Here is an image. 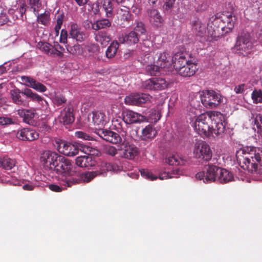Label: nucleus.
<instances>
[{
    "instance_id": "nucleus-22",
    "label": "nucleus",
    "mask_w": 262,
    "mask_h": 262,
    "mask_svg": "<svg viewBox=\"0 0 262 262\" xmlns=\"http://www.w3.org/2000/svg\"><path fill=\"white\" fill-rule=\"evenodd\" d=\"M117 18L121 22V24H129L133 20L134 16L129 12V9L126 7L120 8L117 12Z\"/></svg>"
},
{
    "instance_id": "nucleus-25",
    "label": "nucleus",
    "mask_w": 262,
    "mask_h": 262,
    "mask_svg": "<svg viewBox=\"0 0 262 262\" xmlns=\"http://www.w3.org/2000/svg\"><path fill=\"white\" fill-rule=\"evenodd\" d=\"M10 95L14 103L23 106L27 105V102L24 99V97L25 96L24 90L21 91L18 89H14L10 91Z\"/></svg>"
},
{
    "instance_id": "nucleus-6",
    "label": "nucleus",
    "mask_w": 262,
    "mask_h": 262,
    "mask_svg": "<svg viewBox=\"0 0 262 262\" xmlns=\"http://www.w3.org/2000/svg\"><path fill=\"white\" fill-rule=\"evenodd\" d=\"M220 170V167L212 165H205L203 171L198 172L195 177L197 179L203 180L204 183H211L216 180L217 176Z\"/></svg>"
},
{
    "instance_id": "nucleus-38",
    "label": "nucleus",
    "mask_w": 262,
    "mask_h": 262,
    "mask_svg": "<svg viewBox=\"0 0 262 262\" xmlns=\"http://www.w3.org/2000/svg\"><path fill=\"white\" fill-rule=\"evenodd\" d=\"M166 162L170 165H183L185 161L180 158L178 156L172 155L166 159Z\"/></svg>"
},
{
    "instance_id": "nucleus-18",
    "label": "nucleus",
    "mask_w": 262,
    "mask_h": 262,
    "mask_svg": "<svg viewBox=\"0 0 262 262\" xmlns=\"http://www.w3.org/2000/svg\"><path fill=\"white\" fill-rule=\"evenodd\" d=\"M59 121L64 125H68L72 123L75 120L73 115V108L68 105L60 113L59 116Z\"/></svg>"
},
{
    "instance_id": "nucleus-31",
    "label": "nucleus",
    "mask_w": 262,
    "mask_h": 262,
    "mask_svg": "<svg viewBox=\"0 0 262 262\" xmlns=\"http://www.w3.org/2000/svg\"><path fill=\"white\" fill-rule=\"evenodd\" d=\"M24 93L25 96L31 100L37 102L40 104H43V102L47 103V102L40 96L36 93H33L32 91L29 89H25Z\"/></svg>"
},
{
    "instance_id": "nucleus-16",
    "label": "nucleus",
    "mask_w": 262,
    "mask_h": 262,
    "mask_svg": "<svg viewBox=\"0 0 262 262\" xmlns=\"http://www.w3.org/2000/svg\"><path fill=\"white\" fill-rule=\"evenodd\" d=\"M194 154L196 158L208 161L212 157V151L209 146L205 143H200L195 145Z\"/></svg>"
},
{
    "instance_id": "nucleus-49",
    "label": "nucleus",
    "mask_w": 262,
    "mask_h": 262,
    "mask_svg": "<svg viewBox=\"0 0 262 262\" xmlns=\"http://www.w3.org/2000/svg\"><path fill=\"white\" fill-rule=\"evenodd\" d=\"M254 125L256 126L257 132L262 136V115H256L254 118Z\"/></svg>"
},
{
    "instance_id": "nucleus-46",
    "label": "nucleus",
    "mask_w": 262,
    "mask_h": 262,
    "mask_svg": "<svg viewBox=\"0 0 262 262\" xmlns=\"http://www.w3.org/2000/svg\"><path fill=\"white\" fill-rule=\"evenodd\" d=\"M56 19V25L55 27V31L56 35H58L63 23L64 14L63 13H58L55 15Z\"/></svg>"
},
{
    "instance_id": "nucleus-61",
    "label": "nucleus",
    "mask_w": 262,
    "mask_h": 262,
    "mask_svg": "<svg viewBox=\"0 0 262 262\" xmlns=\"http://www.w3.org/2000/svg\"><path fill=\"white\" fill-rule=\"evenodd\" d=\"M53 52L54 51H60L64 52V48L60 46L57 42H54V46H53Z\"/></svg>"
},
{
    "instance_id": "nucleus-8",
    "label": "nucleus",
    "mask_w": 262,
    "mask_h": 262,
    "mask_svg": "<svg viewBox=\"0 0 262 262\" xmlns=\"http://www.w3.org/2000/svg\"><path fill=\"white\" fill-rule=\"evenodd\" d=\"M72 164L71 160L60 155L58 161L53 169V171L58 174L66 173L70 176L76 174V172L72 170Z\"/></svg>"
},
{
    "instance_id": "nucleus-5",
    "label": "nucleus",
    "mask_w": 262,
    "mask_h": 262,
    "mask_svg": "<svg viewBox=\"0 0 262 262\" xmlns=\"http://www.w3.org/2000/svg\"><path fill=\"white\" fill-rule=\"evenodd\" d=\"M253 48L249 33H242L237 37L234 49L239 55L246 56L249 54Z\"/></svg>"
},
{
    "instance_id": "nucleus-40",
    "label": "nucleus",
    "mask_w": 262,
    "mask_h": 262,
    "mask_svg": "<svg viewBox=\"0 0 262 262\" xmlns=\"http://www.w3.org/2000/svg\"><path fill=\"white\" fill-rule=\"evenodd\" d=\"M102 7L107 17L113 15L114 7L111 0H103Z\"/></svg>"
},
{
    "instance_id": "nucleus-4",
    "label": "nucleus",
    "mask_w": 262,
    "mask_h": 262,
    "mask_svg": "<svg viewBox=\"0 0 262 262\" xmlns=\"http://www.w3.org/2000/svg\"><path fill=\"white\" fill-rule=\"evenodd\" d=\"M203 105L207 108L217 107L223 102L222 96L213 90H204L200 94Z\"/></svg>"
},
{
    "instance_id": "nucleus-15",
    "label": "nucleus",
    "mask_w": 262,
    "mask_h": 262,
    "mask_svg": "<svg viewBox=\"0 0 262 262\" xmlns=\"http://www.w3.org/2000/svg\"><path fill=\"white\" fill-rule=\"evenodd\" d=\"M96 133L104 140L112 144H117L121 142L122 138L120 136L111 130L99 129Z\"/></svg>"
},
{
    "instance_id": "nucleus-35",
    "label": "nucleus",
    "mask_w": 262,
    "mask_h": 262,
    "mask_svg": "<svg viewBox=\"0 0 262 262\" xmlns=\"http://www.w3.org/2000/svg\"><path fill=\"white\" fill-rule=\"evenodd\" d=\"M82 173L80 174L77 178H66L65 180H63L62 185L65 186L71 187L73 185L79 184L81 182L87 183L82 179Z\"/></svg>"
},
{
    "instance_id": "nucleus-63",
    "label": "nucleus",
    "mask_w": 262,
    "mask_h": 262,
    "mask_svg": "<svg viewBox=\"0 0 262 262\" xmlns=\"http://www.w3.org/2000/svg\"><path fill=\"white\" fill-rule=\"evenodd\" d=\"M7 22V17L5 14H0V25H3Z\"/></svg>"
},
{
    "instance_id": "nucleus-55",
    "label": "nucleus",
    "mask_w": 262,
    "mask_h": 262,
    "mask_svg": "<svg viewBox=\"0 0 262 262\" xmlns=\"http://www.w3.org/2000/svg\"><path fill=\"white\" fill-rule=\"evenodd\" d=\"M75 135L76 137L81 139L83 140H91L92 137L89 136L88 134L81 132L77 131L75 133Z\"/></svg>"
},
{
    "instance_id": "nucleus-12",
    "label": "nucleus",
    "mask_w": 262,
    "mask_h": 262,
    "mask_svg": "<svg viewBox=\"0 0 262 262\" xmlns=\"http://www.w3.org/2000/svg\"><path fill=\"white\" fill-rule=\"evenodd\" d=\"M122 120L126 124L139 123L146 120V117L140 114L130 110H125L122 112Z\"/></svg>"
},
{
    "instance_id": "nucleus-62",
    "label": "nucleus",
    "mask_w": 262,
    "mask_h": 262,
    "mask_svg": "<svg viewBox=\"0 0 262 262\" xmlns=\"http://www.w3.org/2000/svg\"><path fill=\"white\" fill-rule=\"evenodd\" d=\"M183 173V170L180 168H176L172 170V174L176 175V178H177L179 176L182 175Z\"/></svg>"
},
{
    "instance_id": "nucleus-10",
    "label": "nucleus",
    "mask_w": 262,
    "mask_h": 262,
    "mask_svg": "<svg viewBox=\"0 0 262 262\" xmlns=\"http://www.w3.org/2000/svg\"><path fill=\"white\" fill-rule=\"evenodd\" d=\"M168 83L162 78H152L144 81L142 86L147 90L159 91L167 87Z\"/></svg>"
},
{
    "instance_id": "nucleus-52",
    "label": "nucleus",
    "mask_w": 262,
    "mask_h": 262,
    "mask_svg": "<svg viewBox=\"0 0 262 262\" xmlns=\"http://www.w3.org/2000/svg\"><path fill=\"white\" fill-rule=\"evenodd\" d=\"M140 172H141V174L142 176H143V177H144L148 180L153 181V180H155L157 179V177L156 176H154L152 174V173L150 171H149L148 169H142L140 170Z\"/></svg>"
},
{
    "instance_id": "nucleus-33",
    "label": "nucleus",
    "mask_w": 262,
    "mask_h": 262,
    "mask_svg": "<svg viewBox=\"0 0 262 262\" xmlns=\"http://www.w3.org/2000/svg\"><path fill=\"white\" fill-rule=\"evenodd\" d=\"M140 37L137 32L132 31L123 37V42L129 45H135L139 42Z\"/></svg>"
},
{
    "instance_id": "nucleus-50",
    "label": "nucleus",
    "mask_w": 262,
    "mask_h": 262,
    "mask_svg": "<svg viewBox=\"0 0 262 262\" xmlns=\"http://www.w3.org/2000/svg\"><path fill=\"white\" fill-rule=\"evenodd\" d=\"M66 101V98L61 94H57L53 98V102L57 106L61 105L62 104L65 103Z\"/></svg>"
},
{
    "instance_id": "nucleus-37",
    "label": "nucleus",
    "mask_w": 262,
    "mask_h": 262,
    "mask_svg": "<svg viewBox=\"0 0 262 262\" xmlns=\"http://www.w3.org/2000/svg\"><path fill=\"white\" fill-rule=\"evenodd\" d=\"M119 46V44L117 41H113L105 52L106 57L108 58L114 57L117 53Z\"/></svg>"
},
{
    "instance_id": "nucleus-7",
    "label": "nucleus",
    "mask_w": 262,
    "mask_h": 262,
    "mask_svg": "<svg viewBox=\"0 0 262 262\" xmlns=\"http://www.w3.org/2000/svg\"><path fill=\"white\" fill-rule=\"evenodd\" d=\"M114 169L113 165L109 163L101 162L97 166L96 170L82 173V179L87 183L90 182L96 177L105 176L107 172Z\"/></svg>"
},
{
    "instance_id": "nucleus-30",
    "label": "nucleus",
    "mask_w": 262,
    "mask_h": 262,
    "mask_svg": "<svg viewBox=\"0 0 262 262\" xmlns=\"http://www.w3.org/2000/svg\"><path fill=\"white\" fill-rule=\"evenodd\" d=\"M18 114L23 118V121L27 124H31L32 123V120L35 116V111L32 110H18Z\"/></svg>"
},
{
    "instance_id": "nucleus-1",
    "label": "nucleus",
    "mask_w": 262,
    "mask_h": 262,
    "mask_svg": "<svg viewBox=\"0 0 262 262\" xmlns=\"http://www.w3.org/2000/svg\"><path fill=\"white\" fill-rule=\"evenodd\" d=\"M193 127L202 136L222 137L226 130L225 117L217 112L202 114L195 119Z\"/></svg>"
},
{
    "instance_id": "nucleus-53",
    "label": "nucleus",
    "mask_w": 262,
    "mask_h": 262,
    "mask_svg": "<svg viewBox=\"0 0 262 262\" xmlns=\"http://www.w3.org/2000/svg\"><path fill=\"white\" fill-rule=\"evenodd\" d=\"M14 123V120L12 118L6 116L0 117V125L2 126L13 124Z\"/></svg>"
},
{
    "instance_id": "nucleus-14",
    "label": "nucleus",
    "mask_w": 262,
    "mask_h": 262,
    "mask_svg": "<svg viewBox=\"0 0 262 262\" xmlns=\"http://www.w3.org/2000/svg\"><path fill=\"white\" fill-rule=\"evenodd\" d=\"M151 97L144 93L131 94L124 98V103L130 105H140L150 101Z\"/></svg>"
},
{
    "instance_id": "nucleus-60",
    "label": "nucleus",
    "mask_w": 262,
    "mask_h": 262,
    "mask_svg": "<svg viewBox=\"0 0 262 262\" xmlns=\"http://www.w3.org/2000/svg\"><path fill=\"white\" fill-rule=\"evenodd\" d=\"M49 188L51 190L57 192H59L62 191V188L60 186L55 184L49 185Z\"/></svg>"
},
{
    "instance_id": "nucleus-32",
    "label": "nucleus",
    "mask_w": 262,
    "mask_h": 262,
    "mask_svg": "<svg viewBox=\"0 0 262 262\" xmlns=\"http://www.w3.org/2000/svg\"><path fill=\"white\" fill-rule=\"evenodd\" d=\"M95 40L101 43L102 46H106L112 38L111 35L105 31H99L95 35Z\"/></svg>"
},
{
    "instance_id": "nucleus-26",
    "label": "nucleus",
    "mask_w": 262,
    "mask_h": 262,
    "mask_svg": "<svg viewBox=\"0 0 262 262\" xmlns=\"http://www.w3.org/2000/svg\"><path fill=\"white\" fill-rule=\"evenodd\" d=\"M216 180L220 183H227L233 180V174L227 170L220 167Z\"/></svg>"
},
{
    "instance_id": "nucleus-56",
    "label": "nucleus",
    "mask_w": 262,
    "mask_h": 262,
    "mask_svg": "<svg viewBox=\"0 0 262 262\" xmlns=\"http://www.w3.org/2000/svg\"><path fill=\"white\" fill-rule=\"evenodd\" d=\"M25 6L26 5L24 4H23L20 5V7L15 11V13H16V16L17 18H20L23 19V14L25 13L26 11Z\"/></svg>"
},
{
    "instance_id": "nucleus-9",
    "label": "nucleus",
    "mask_w": 262,
    "mask_h": 262,
    "mask_svg": "<svg viewBox=\"0 0 262 262\" xmlns=\"http://www.w3.org/2000/svg\"><path fill=\"white\" fill-rule=\"evenodd\" d=\"M60 155L51 150H45L40 156V161L45 167L51 170L55 168Z\"/></svg>"
},
{
    "instance_id": "nucleus-57",
    "label": "nucleus",
    "mask_w": 262,
    "mask_h": 262,
    "mask_svg": "<svg viewBox=\"0 0 262 262\" xmlns=\"http://www.w3.org/2000/svg\"><path fill=\"white\" fill-rule=\"evenodd\" d=\"M246 85L244 83L240 84L234 88V91L236 94H242L243 93Z\"/></svg>"
},
{
    "instance_id": "nucleus-24",
    "label": "nucleus",
    "mask_w": 262,
    "mask_h": 262,
    "mask_svg": "<svg viewBox=\"0 0 262 262\" xmlns=\"http://www.w3.org/2000/svg\"><path fill=\"white\" fill-rule=\"evenodd\" d=\"M96 161L90 155L80 156L76 159V164L80 167L89 168L94 166Z\"/></svg>"
},
{
    "instance_id": "nucleus-39",
    "label": "nucleus",
    "mask_w": 262,
    "mask_h": 262,
    "mask_svg": "<svg viewBox=\"0 0 262 262\" xmlns=\"http://www.w3.org/2000/svg\"><path fill=\"white\" fill-rule=\"evenodd\" d=\"M193 29L198 35H202L206 32V25L201 21L197 20L193 24Z\"/></svg>"
},
{
    "instance_id": "nucleus-42",
    "label": "nucleus",
    "mask_w": 262,
    "mask_h": 262,
    "mask_svg": "<svg viewBox=\"0 0 262 262\" xmlns=\"http://www.w3.org/2000/svg\"><path fill=\"white\" fill-rule=\"evenodd\" d=\"M160 69L158 64H150L146 67V73L150 76H157L160 73Z\"/></svg>"
},
{
    "instance_id": "nucleus-2",
    "label": "nucleus",
    "mask_w": 262,
    "mask_h": 262,
    "mask_svg": "<svg viewBox=\"0 0 262 262\" xmlns=\"http://www.w3.org/2000/svg\"><path fill=\"white\" fill-rule=\"evenodd\" d=\"M238 165L249 172L262 175V150L258 147H247L237 152Z\"/></svg>"
},
{
    "instance_id": "nucleus-21",
    "label": "nucleus",
    "mask_w": 262,
    "mask_h": 262,
    "mask_svg": "<svg viewBox=\"0 0 262 262\" xmlns=\"http://www.w3.org/2000/svg\"><path fill=\"white\" fill-rule=\"evenodd\" d=\"M69 34L72 38L79 42L83 41L86 38L84 32L76 23L71 25Z\"/></svg>"
},
{
    "instance_id": "nucleus-45",
    "label": "nucleus",
    "mask_w": 262,
    "mask_h": 262,
    "mask_svg": "<svg viewBox=\"0 0 262 262\" xmlns=\"http://www.w3.org/2000/svg\"><path fill=\"white\" fill-rule=\"evenodd\" d=\"M135 25L136 26L135 27L133 31H136L137 32L139 37H140L141 35L145 34L146 29L143 23L141 21L136 20L135 21Z\"/></svg>"
},
{
    "instance_id": "nucleus-54",
    "label": "nucleus",
    "mask_w": 262,
    "mask_h": 262,
    "mask_svg": "<svg viewBox=\"0 0 262 262\" xmlns=\"http://www.w3.org/2000/svg\"><path fill=\"white\" fill-rule=\"evenodd\" d=\"M176 0H166L164 5L163 9L165 12H169L173 6Z\"/></svg>"
},
{
    "instance_id": "nucleus-64",
    "label": "nucleus",
    "mask_w": 262,
    "mask_h": 262,
    "mask_svg": "<svg viewBox=\"0 0 262 262\" xmlns=\"http://www.w3.org/2000/svg\"><path fill=\"white\" fill-rule=\"evenodd\" d=\"M173 177H174V176H170L169 174L167 172H164L159 175V179L161 180L167 179Z\"/></svg>"
},
{
    "instance_id": "nucleus-19",
    "label": "nucleus",
    "mask_w": 262,
    "mask_h": 262,
    "mask_svg": "<svg viewBox=\"0 0 262 262\" xmlns=\"http://www.w3.org/2000/svg\"><path fill=\"white\" fill-rule=\"evenodd\" d=\"M147 14L149 21L151 25L156 28L161 27L164 20L160 12L156 9H149L147 10Z\"/></svg>"
},
{
    "instance_id": "nucleus-11",
    "label": "nucleus",
    "mask_w": 262,
    "mask_h": 262,
    "mask_svg": "<svg viewBox=\"0 0 262 262\" xmlns=\"http://www.w3.org/2000/svg\"><path fill=\"white\" fill-rule=\"evenodd\" d=\"M118 150L120 151V157L129 160L134 159L140 153L137 147L128 142L122 144Z\"/></svg>"
},
{
    "instance_id": "nucleus-29",
    "label": "nucleus",
    "mask_w": 262,
    "mask_h": 262,
    "mask_svg": "<svg viewBox=\"0 0 262 262\" xmlns=\"http://www.w3.org/2000/svg\"><path fill=\"white\" fill-rule=\"evenodd\" d=\"M157 132L152 125H148L144 127L141 133V138L143 140L152 139L157 135Z\"/></svg>"
},
{
    "instance_id": "nucleus-47",
    "label": "nucleus",
    "mask_w": 262,
    "mask_h": 262,
    "mask_svg": "<svg viewBox=\"0 0 262 262\" xmlns=\"http://www.w3.org/2000/svg\"><path fill=\"white\" fill-rule=\"evenodd\" d=\"M38 23L43 25H47L50 22V14L49 13L45 12L40 14L37 16Z\"/></svg>"
},
{
    "instance_id": "nucleus-28",
    "label": "nucleus",
    "mask_w": 262,
    "mask_h": 262,
    "mask_svg": "<svg viewBox=\"0 0 262 262\" xmlns=\"http://www.w3.org/2000/svg\"><path fill=\"white\" fill-rule=\"evenodd\" d=\"M171 61L170 55L166 52H163L159 55L157 63L161 69L169 68L171 65Z\"/></svg>"
},
{
    "instance_id": "nucleus-43",
    "label": "nucleus",
    "mask_w": 262,
    "mask_h": 262,
    "mask_svg": "<svg viewBox=\"0 0 262 262\" xmlns=\"http://www.w3.org/2000/svg\"><path fill=\"white\" fill-rule=\"evenodd\" d=\"M105 115L103 113L94 112L93 113V121L94 124L99 125L103 124L104 121Z\"/></svg>"
},
{
    "instance_id": "nucleus-27",
    "label": "nucleus",
    "mask_w": 262,
    "mask_h": 262,
    "mask_svg": "<svg viewBox=\"0 0 262 262\" xmlns=\"http://www.w3.org/2000/svg\"><path fill=\"white\" fill-rule=\"evenodd\" d=\"M23 79L25 82L29 83L28 85L30 87L38 92H45L47 90L45 85L40 82L37 81L32 78L27 76H24L23 77Z\"/></svg>"
},
{
    "instance_id": "nucleus-23",
    "label": "nucleus",
    "mask_w": 262,
    "mask_h": 262,
    "mask_svg": "<svg viewBox=\"0 0 262 262\" xmlns=\"http://www.w3.org/2000/svg\"><path fill=\"white\" fill-rule=\"evenodd\" d=\"M186 54L183 52H178L174 55L172 58V62L176 71L181 68L189 61L186 57Z\"/></svg>"
},
{
    "instance_id": "nucleus-36",
    "label": "nucleus",
    "mask_w": 262,
    "mask_h": 262,
    "mask_svg": "<svg viewBox=\"0 0 262 262\" xmlns=\"http://www.w3.org/2000/svg\"><path fill=\"white\" fill-rule=\"evenodd\" d=\"M92 28L95 30L105 29L111 26V22L107 19H102L92 24Z\"/></svg>"
},
{
    "instance_id": "nucleus-48",
    "label": "nucleus",
    "mask_w": 262,
    "mask_h": 262,
    "mask_svg": "<svg viewBox=\"0 0 262 262\" xmlns=\"http://www.w3.org/2000/svg\"><path fill=\"white\" fill-rule=\"evenodd\" d=\"M251 98L255 103H262V91L255 90L251 94Z\"/></svg>"
},
{
    "instance_id": "nucleus-17",
    "label": "nucleus",
    "mask_w": 262,
    "mask_h": 262,
    "mask_svg": "<svg viewBox=\"0 0 262 262\" xmlns=\"http://www.w3.org/2000/svg\"><path fill=\"white\" fill-rule=\"evenodd\" d=\"M17 138L24 141H33L39 138V134L35 129L26 127L18 130Z\"/></svg>"
},
{
    "instance_id": "nucleus-51",
    "label": "nucleus",
    "mask_w": 262,
    "mask_h": 262,
    "mask_svg": "<svg viewBox=\"0 0 262 262\" xmlns=\"http://www.w3.org/2000/svg\"><path fill=\"white\" fill-rule=\"evenodd\" d=\"M103 151L106 155L114 157L117 154L118 149L113 146L109 145L104 148Z\"/></svg>"
},
{
    "instance_id": "nucleus-13",
    "label": "nucleus",
    "mask_w": 262,
    "mask_h": 262,
    "mask_svg": "<svg viewBox=\"0 0 262 262\" xmlns=\"http://www.w3.org/2000/svg\"><path fill=\"white\" fill-rule=\"evenodd\" d=\"M56 143L57 150L63 155L71 157L75 156L78 153V149L73 144L60 139H57Z\"/></svg>"
},
{
    "instance_id": "nucleus-3",
    "label": "nucleus",
    "mask_w": 262,
    "mask_h": 262,
    "mask_svg": "<svg viewBox=\"0 0 262 262\" xmlns=\"http://www.w3.org/2000/svg\"><path fill=\"white\" fill-rule=\"evenodd\" d=\"M236 21V17L230 12L221 14L219 17L213 16L207 24L208 34L215 39L231 32Z\"/></svg>"
},
{
    "instance_id": "nucleus-41",
    "label": "nucleus",
    "mask_w": 262,
    "mask_h": 262,
    "mask_svg": "<svg viewBox=\"0 0 262 262\" xmlns=\"http://www.w3.org/2000/svg\"><path fill=\"white\" fill-rule=\"evenodd\" d=\"M39 50L47 54L52 55L53 50V46L47 42L39 41L37 45Z\"/></svg>"
},
{
    "instance_id": "nucleus-44",
    "label": "nucleus",
    "mask_w": 262,
    "mask_h": 262,
    "mask_svg": "<svg viewBox=\"0 0 262 262\" xmlns=\"http://www.w3.org/2000/svg\"><path fill=\"white\" fill-rule=\"evenodd\" d=\"M67 49L72 55H81L83 53V49L79 44H76L73 46L68 45Z\"/></svg>"
},
{
    "instance_id": "nucleus-20",
    "label": "nucleus",
    "mask_w": 262,
    "mask_h": 262,
    "mask_svg": "<svg viewBox=\"0 0 262 262\" xmlns=\"http://www.w3.org/2000/svg\"><path fill=\"white\" fill-rule=\"evenodd\" d=\"M196 70V66L189 60L187 63V64L184 65L181 68H179L176 71L180 75L186 77L193 76Z\"/></svg>"
},
{
    "instance_id": "nucleus-58",
    "label": "nucleus",
    "mask_w": 262,
    "mask_h": 262,
    "mask_svg": "<svg viewBox=\"0 0 262 262\" xmlns=\"http://www.w3.org/2000/svg\"><path fill=\"white\" fill-rule=\"evenodd\" d=\"M67 31L64 29L61 31V34L60 36V41L62 43H65L67 41Z\"/></svg>"
},
{
    "instance_id": "nucleus-59",
    "label": "nucleus",
    "mask_w": 262,
    "mask_h": 262,
    "mask_svg": "<svg viewBox=\"0 0 262 262\" xmlns=\"http://www.w3.org/2000/svg\"><path fill=\"white\" fill-rule=\"evenodd\" d=\"M39 1L40 0H29L30 5L34 11L41 5Z\"/></svg>"
},
{
    "instance_id": "nucleus-34",
    "label": "nucleus",
    "mask_w": 262,
    "mask_h": 262,
    "mask_svg": "<svg viewBox=\"0 0 262 262\" xmlns=\"http://www.w3.org/2000/svg\"><path fill=\"white\" fill-rule=\"evenodd\" d=\"M15 160L8 157H4L0 160V166L6 170L12 169L15 166Z\"/></svg>"
}]
</instances>
